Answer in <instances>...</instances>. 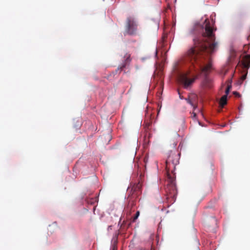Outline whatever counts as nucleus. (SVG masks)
Returning a JSON list of instances; mask_svg holds the SVG:
<instances>
[{
  "label": "nucleus",
  "mask_w": 250,
  "mask_h": 250,
  "mask_svg": "<svg viewBox=\"0 0 250 250\" xmlns=\"http://www.w3.org/2000/svg\"><path fill=\"white\" fill-rule=\"evenodd\" d=\"M180 154L176 152H170L166 161V169L167 178V185L166 188L167 202L173 204L176 200L177 191L175 183L176 166L179 164Z\"/></svg>",
  "instance_id": "nucleus-2"
},
{
  "label": "nucleus",
  "mask_w": 250,
  "mask_h": 250,
  "mask_svg": "<svg viewBox=\"0 0 250 250\" xmlns=\"http://www.w3.org/2000/svg\"><path fill=\"white\" fill-rule=\"evenodd\" d=\"M229 91H230V90L228 89L227 88H226V91H225V93H226V94H225V95H227V96H228V95L229 94Z\"/></svg>",
  "instance_id": "nucleus-18"
},
{
  "label": "nucleus",
  "mask_w": 250,
  "mask_h": 250,
  "mask_svg": "<svg viewBox=\"0 0 250 250\" xmlns=\"http://www.w3.org/2000/svg\"><path fill=\"white\" fill-rule=\"evenodd\" d=\"M124 62L123 63L119 66L117 69L116 70V72L118 73V72L120 73L122 70H123L124 68L125 67L126 65H127L131 61V59L130 58V54L126 53L124 57Z\"/></svg>",
  "instance_id": "nucleus-5"
},
{
  "label": "nucleus",
  "mask_w": 250,
  "mask_h": 250,
  "mask_svg": "<svg viewBox=\"0 0 250 250\" xmlns=\"http://www.w3.org/2000/svg\"><path fill=\"white\" fill-rule=\"evenodd\" d=\"M231 80H229L228 81V85L227 88L228 89L230 90L231 88Z\"/></svg>",
  "instance_id": "nucleus-14"
},
{
  "label": "nucleus",
  "mask_w": 250,
  "mask_h": 250,
  "mask_svg": "<svg viewBox=\"0 0 250 250\" xmlns=\"http://www.w3.org/2000/svg\"><path fill=\"white\" fill-rule=\"evenodd\" d=\"M216 30L207 19L204 25H195L191 31L192 34L200 35L193 39V45L189 48L186 55L195 71L200 70L205 74L210 71L212 63L208 55L211 54L218 48V42L215 41L214 34Z\"/></svg>",
  "instance_id": "nucleus-1"
},
{
  "label": "nucleus",
  "mask_w": 250,
  "mask_h": 250,
  "mask_svg": "<svg viewBox=\"0 0 250 250\" xmlns=\"http://www.w3.org/2000/svg\"><path fill=\"white\" fill-rule=\"evenodd\" d=\"M154 79L157 81H160L161 83L163 82V74L161 70L156 71L154 73Z\"/></svg>",
  "instance_id": "nucleus-9"
},
{
  "label": "nucleus",
  "mask_w": 250,
  "mask_h": 250,
  "mask_svg": "<svg viewBox=\"0 0 250 250\" xmlns=\"http://www.w3.org/2000/svg\"><path fill=\"white\" fill-rule=\"evenodd\" d=\"M242 64L244 67L247 69L250 67V55H246L242 60Z\"/></svg>",
  "instance_id": "nucleus-8"
},
{
  "label": "nucleus",
  "mask_w": 250,
  "mask_h": 250,
  "mask_svg": "<svg viewBox=\"0 0 250 250\" xmlns=\"http://www.w3.org/2000/svg\"><path fill=\"white\" fill-rule=\"evenodd\" d=\"M177 145V141H174L173 143V145L174 146V147H175Z\"/></svg>",
  "instance_id": "nucleus-19"
},
{
  "label": "nucleus",
  "mask_w": 250,
  "mask_h": 250,
  "mask_svg": "<svg viewBox=\"0 0 250 250\" xmlns=\"http://www.w3.org/2000/svg\"><path fill=\"white\" fill-rule=\"evenodd\" d=\"M139 215H140V212H139V211H137L136 213V215L132 219V221L135 222L136 221V220L138 218Z\"/></svg>",
  "instance_id": "nucleus-13"
},
{
  "label": "nucleus",
  "mask_w": 250,
  "mask_h": 250,
  "mask_svg": "<svg viewBox=\"0 0 250 250\" xmlns=\"http://www.w3.org/2000/svg\"><path fill=\"white\" fill-rule=\"evenodd\" d=\"M188 74H184L181 75L179 77L180 83L186 88L189 86L197 78V76H195L193 78L190 79L188 77Z\"/></svg>",
  "instance_id": "nucleus-4"
},
{
  "label": "nucleus",
  "mask_w": 250,
  "mask_h": 250,
  "mask_svg": "<svg viewBox=\"0 0 250 250\" xmlns=\"http://www.w3.org/2000/svg\"><path fill=\"white\" fill-rule=\"evenodd\" d=\"M227 103V95L223 96L220 100V104L222 107H224Z\"/></svg>",
  "instance_id": "nucleus-10"
},
{
  "label": "nucleus",
  "mask_w": 250,
  "mask_h": 250,
  "mask_svg": "<svg viewBox=\"0 0 250 250\" xmlns=\"http://www.w3.org/2000/svg\"><path fill=\"white\" fill-rule=\"evenodd\" d=\"M233 94L235 95L236 96H237V97H240V94L236 92V91H234L233 92Z\"/></svg>",
  "instance_id": "nucleus-16"
},
{
  "label": "nucleus",
  "mask_w": 250,
  "mask_h": 250,
  "mask_svg": "<svg viewBox=\"0 0 250 250\" xmlns=\"http://www.w3.org/2000/svg\"><path fill=\"white\" fill-rule=\"evenodd\" d=\"M150 125H151V123L150 122H147L146 123L145 127H146V128H147L148 129Z\"/></svg>",
  "instance_id": "nucleus-15"
},
{
  "label": "nucleus",
  "mask_w": 250,
  "mask_h": 250,
  "mask_svg": "<svg viewBox=\"0 0 250 250\" xmlns=\"http://www.w3.org/2000/svg\"><path fill=\"white\" fill-rule=\"evenodd\" d=\"M141 188V185L138 183L137 184H134L131 187L128 188V189L131 188V191L132 192V195L133 197H136L139 194L140 190Z\"/></svg>",
  "instance_id": "nucleus-7"
},
{
  "label": "nucleus",
  "mask_w": 250,
  "mask_h": 250,
  "mask_svg": "<svg viewBox=\"0 0 250 250\" xmlns=\"http://www.w3.org/2000/svg\"><path fill=\"white\" fill-rule=\"evenodd\" d=\"M235 55V52L234 51H232V52L231 53V57H234Z\"/></svg>",
  "instance_id": "nucleus-20"
},
{
  "label": "nucleus",
  "mask_w": 250,
  "mask_h": 250,
  "mask_svg": "<svg viewBox=\"0 0 250 250\" xmlns=\"http://www.w3.org/2000/svg\"><path fill=\"white\" fill-rule=\"evenodd\" d=\"M185 100L188 104L193 107L194 110L197 107V96L195 94H191L188 98H186Z\"/></svg>",
  "instance_id": "nucleus-6"
},
{
  "label": "nucleus",
  "mask_w": 250,
  "mask_h": 250,
  "mask_svg": "<svg viewBox=\"0 0 250 250\" xmlns=\"http://www.w3.org/2000/svg\"><path fill=\"white\" fill-rule=\"evenodd\" d=\"M174 138L176 139H179L180 138V135L178 133H175L174 135Z\"/></svg>",
  "instance_id": "nucleus-17"
},
{
  "label": "nucleus",
  "mask_w": 250,
  "mask_h": 250,
  "mask_svg": "<svg viewBox=\"0 0 250 250\" xmlns=\"http://www.w3.org/2000/svg\"><path fill=\"white\" fill-rule=\"evenodd\" d=\"M247 74V73H246L245 74L243 75V76H242V77H241V79L239 81L240 84H241L242 83V82L246 79Z\"/></svg>",
  "instance_id": "nucleus-12"
},
{
  "label": "nucleus",
  "mask_w": 250,
  "mask_h": 250,
  "mask_svg": "<svg viewBox=\"0 0 250 250\" xmlns=\"http://www.w3.org/2000/svg\"><path fill=\"white\" fill-rule=\"evenodd\" d=\"M135 205V203L134 202V200H132L131 201L129 200L128 204L126 207V208L131 209Z\"/></svg>",
  "instance_id": "nucleus-11"
},
{
  "label": "nucleus",
  "mask_w": 250,
  "mask_h": 250,
  "mask_svg": "<svg viewBox=\"0 0 250 250\" xmlns=\"http://www.w3.org/2000/svg\"><path fill=\"white\" fill-rule=\"evenodd\" d=\"M192 114H193V118H195L196 116V113H195L194 112H193Z\"/></svg>",
  "instance_id": "nucleus-21"
},
{
  "label": "nucleus",
  "mask_w": 250,
  "mask_h": 250,
  "mask_svg": "<svg viewBox=\"0 0 250 250\" xmlns=\"http://www.w3.org/2000/svg\"><path fill=\"white\" fill-rule=\"evenodd\" d=\"M138 23L133 17L127 18L125 25V32L129 35H136L137 31Z\"/></svg>",
  "instance_id": "nucleus-3"
}]
</instances>
